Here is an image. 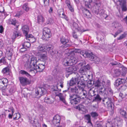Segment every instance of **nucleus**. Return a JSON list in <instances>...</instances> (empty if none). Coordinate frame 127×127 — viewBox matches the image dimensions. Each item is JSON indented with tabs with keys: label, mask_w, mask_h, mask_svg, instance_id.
Wrapping results in <instances>:
<instances>
[{
	"label": "nucleus",
	"mask_w": 127,
	"mask_h": 127,
	"mask_svg": "<svg viewBox=\"0 0 127 127\" xmlns=\"http://www.w3.org/2000/svg\"><path fill=\"white\" fill-rule=\"evenodd\" d=\"M36 55L38 56L40 60L42 61H44L47 59L46 54H42L40 52H37Z\"/></svg>",
	"instance_id": "nucleus-17"
},
{
	"label": "nucleus",
	"mask_w": 127,
	"mask_h": 127,
	"mask_svg": "<svg viewBox=\"0 0 127 127\" xmlns=\"http://www.w3.org/2000/svg\"><path fill=\"white\" fill-rule=\"evenodd\" d=\"M45 68L44 65L42 64H36L33 68V69H31L30 71H33V70H35L37 72H42Z\"/></svg>",
	"instance_id": "nucleus-10"
},
{
	"label": "nucleus",
	"mask_w": 127,
	"mask_h": 127,
	"mask_svg": "<svg viewBox=\"0 0 127 127\" xmlns=\"http://www.w3.org/2000/svg\"><path fill=\"white\" fill-rule=\"evenodd\" d=\"M100 6L101 3L100 1H97L93 7V9L92 10L93 12L97 15L98 14L101 15L103 14L104 11L103 9H100Z\"/></svg>",
	"instance_id": "nucleus-3"
},
{
	"label": "nucleus",
	"mask_w": 127,
	"mask_h": 127,
	"mask_svg": "<svg viewBox=\"0 0 127 127\" xmlns=\"http://www.w3.org/2000/svg\"><path fill=\"white\" fill-rule=\"evenodd\" d=\"M73 31L75 30V31H76L83 32L87 31V30H81L80 27H78V24L75 23H73Z\"/></svg>",
	"instance_id": "nucleus-21"
},
{
	"label": "nucleus",
	"mask_w": 127,
	"mask_h": 127,
	"mask_svg": "<svg viewBox=\"0 0 127 127\" xmlns=\"http://www.w3.org/2000/svg\"><path fill=\"white\" fill-rule=\"evenodd\" d=\"M7 110H3L1 114L0 115V118L2 119H4L6 117V114L5 111H7Z\"/></svg>",
	"instance_id": "nucleus-38"
},
{
	"label": "nucleus",
	"mask_w": 127,
	"mask_h": 127,
	"mask_svg": "<svg viewBox=\"0 0 127 127\" xmlns=\"http://www.w3.org/2000/svg\"><path fill=\"white\" fill-rule=\"evenodd\" d=\"M89 58L91 61H93L94 63L97 64H98L100 61L99 59L93 54L92 52H91V54Z\"/></svg>",
	"instance_id": "nucleus-18"
},
{
	"label": "nucleus",
	"mask_w": 127,
	"mask_h": 127,
	"mask_svg": "<svg viewBox=\"0 0 127 127\" xmlns=\"http://www.w3.org/2000/svg\"><path fill=\"white\" fill-rule=\"evenodd\" d=\"M123 72L126 74L127 72V68L126 67H124L122 69Z\"/></svg>",
	"instance_id": "nucleus-63"
},
{
	"label": "nucleus",
	"mask_w": 127,
	"mask_h": 127,
	"mask_svg": "<svg viewBox=\"0 0 127 127\" xmlns=\"http://www.w3.org/2000/svg\"><path fill=\"white\" fill-rule=\"evenodd\" d=\"M94 81L92 80L89 81H88L87 83V85L89 87H92L93 85Z\"/></svg>",
	"instance_id": "nucleus-49"
},
{
	"label": "nucleus",
	"mask_w": 127,
	"mask_h": 127,
	"mask_svg": "<svg viewBox=\"0 0 127 127\" xmlns=\"http://www.w3.org/2000/svg\"><path fill=\"white\" fill-rule=\"evenodd\" d=\"M8 24L10 25H12L16 26L17 28H18L19 26L18 21L16 20L15 18L10 19L7 21Z\"/></svg>",
	"instance_id": "nucleus-13"
},
{
	"label": "nucleus",
	"mask_w": 127,
	"mask_h": 127,
	"mask_svg": "<svg viewBox=\"0 0 127 127\" xmlns=\"http://www.w3.org/2000/svg\"><path fill=\"white\" fill-rule=\"evenodd\" d=\"M19 73L21 75L26 76L28 77H30L31 75L28 72L23 70H21L19 71Z\"/></svg>",
	"instance_id": "nucleus-33"
},
{
	"label": "nucleus",
	"mask_w": 127,
	"mask_h": 127,
	"mask_svg": "<svg viewBox=\"0 0 127 127\" xmlns=\"http://www.w3.org/2000/svg\"><path fill=\"white\" fill-rule=\"evenodd\" d=\"M84 106L81 104L79 105L78 106L76 107V108L78 110H82L83 109H84Z\"/></svg>",
	"instance_id": "nucleus-45"
},
{
	"label": "nucleus",
	"mask_w": 127,
	"mask_h": 127,
	"mask_svg": "<svg viewBox=\"0 0 127 127\" xmlns=\"http://www.w3.org/2000/svg\"><path fill=\"white\" fill-rule=\"evenodd\" d=\"M77 84V86L79 88L80 90L81 89H84L85 86L84 82L79 79H78Z\"/></svg>",
	"instance_id": "nucleus-20"
},
{
	"label": "nucleus",
	"mask_w": 127,
	"mask_h": 127,
	"mask_svg": "<svg viewBox=\"0 0 127 127\" xmlns=\"http://www.w3.org/2000/svg\"><path fill=\"white\" fill-rule=\"evenodd\" d=\"M81 92L80 93V95L79 96L80 97V101L81 99H85V98H87L88 97V92L86 90H84V89H81Z\"/></svg>",
	"instance_id": "nucleus-16"
},
{
	"label": "nucleus",
	"mask_w": 127,
	"mask_h": 127,
	"mask_svg": "<svg viewBox=\"0 0 127 127\" xmlns=\"http://www.w3.org/2000/svg\"><path fill=\"white\" fill-rule=\"evenodd\" d=\"M9 109L11 110L12 113V114H9L8 115V117L9 119H10L12 118L13 114L14 112V110L12 107H11Z\"/></svg>",
	"instance_id": "nucleus-44"
},
{
	"label": "nucleus",
	"mask_w": 127,
	"mask_h": 127,
	"mask_svg": "<svg viewBox=\"0 0 127 127\" xmlns=\"http://www.w3.org/2000/svg\"><path fill=\"white\" fill-rule=\"evenodd\" d=\"M21 34L19 32L14 31L13 33V35L12 37L13 42H14V39L16 37L21 36Z\"/></svg>",
	"instance_id": "nucleus-27"
},
{
	"label": "nucleus",
	"mask_w": 127,
	"mask_h": 127,
	"mask_svg": "<svg viewBox=\"0 0 127 127\" xmlns=\"http://www.w3.org/2000/svg\"><path fill=\"white\" fill-rule=\"evenodd\" d=\"M25 67L27 68H30L32 67V66L30 61L28 60L25 63Z\"/></svg>",
	"instance_id": "nucleus-37"
},
{
	"label": "nucleus",
	"mask_w": 127,
	"mask_h": 127,
	"mask_svg": "<svg viewBox=\"0 0 127 127\" xmlns=\"http://www.w3.org/2000/svg\"><path fill=\"white\" fill-rule=\"evenodd\" d=\"M60 41L61 43L63 44L60 47V48H65L69 47L71 46L70 42L67 37L63 36L60 38Z\"/></svg>",
	"instance_id": "nucleus-5"
},
{
	"label": "nucleus",
	"mask_w": 127,
	"mask_h": 127,
	"mask_svg": "<svg viewBox=\"0 0 127 127\" xmlns=\"http://www.w3.org/2000/svg\"><path fill=\"white\" fill-rule=\"evenodd\" d=\"M95 92L94 91H91L89 93V96L92 97H94L96 95V94L95 93Z\"/></svg>",
	"instance_id": "nucleus-47"
},
{
	"label": "nucleus",
	"mask_w": 127,
	"mask_h": 127,
	"mask_svg": "<svg viewBox=\"0 0 127 127\" xmlns=\"http://www.w3.org/2000/svg\"><path fill=\"white\" fill-rule=\"evenodd\" d=\"M30 62L32 66H33L32 69H33L37 63L36 58L35 57H32L31 59Z\"/></svg>",
	"instance_id": "nucleus-25"
},
{
	"label": "nucleus",
	"mask_w": 127,
	"mask_h": 127,
	"mask_svg": "<svg viewBox=\"0 0 127 127\" xmlns=\"http://www.w3.org/2000/svg\"><path fill=\"white\" fill-rule=\"evenodd\" d=\"M46 91L45 89L43 88L39 87L35 90V97H40L41 96L43 95L44 92Z\"/></svg>",
	"instance_id": "nucleus-9"
},
{
	"label": "nucleus",
	"mask_w": 127,
	"mask_h": 127,
	"mask_svg": "<svg viewBox=\"0 0 127 127\" xmlns=\"http://www.w3.org/2000/svg\"><path fill=\"white\" fill-rule=\"evenodd\" d=\"M55 56L57 58H60L62 56L61 54L60 53H59L58 52V53H56L55 55Z\"/></svg>",
	"instance_id": "nucleus-58"
},
{
	"label": "nucleus",
	"mask_w": 127,
	"mask_h": 127,
	"mask_svg": "<svg viewBox=\"0 0 127 127\" xmlns=\"http://www.w3.org/2000/svg\"><path fill=\"white\" fill-rule=\"evenodd\" d=\"M6 87H4L3 88L2 90V94L4 95H7V93H6V90L5 89Z\"/></svg>",
	"instance_id": "nucleus-56"
},
{
	"label": "nucleus",
	"mask_w": 127,
	"mask_h": 127,
	"mask_svg": "<svg viewBox=\"0 0 127 127\" xmlns=\"http://www.w3.org/2000/svg\"><path fill=\"white\" fill-rule=\"evenodd\" d=\"M91 114L92 116L94 118H95L97 117L98 116V114L96 112H92L91 113Z\"/></svg>",
	"instance_id": "nucleus-52"
},
{
	"label": "nucleus",
	"mask_w": 127,
	"mask_h": 127,
	"mask_svg": "<svg viewBox=\"0 0 127 127\" xmlns=\"http://www.w3.org/2000/svg\"><path fill=\"white\" fill-rule=\"evenodd\" d=\"M83 14L84 16L87 18H89L91 17V15L89 11L86 9L84 8L83 10Z\"/></svg>",
	"instance_id": "nucleus-23"
},
{
	"label": "nucleus",
	"mask_w": 127,
	"mask_h": 127,
	"mask_svg": "<svg viewBox=\"0 0 127 127\" xmlns=\"http://www.w3.org/2000/svg\"><path fill=\"white\" fill-rule=\"evenodd\" d=\"M44 3V7L46 6L49 5L50 0H43Z\"/></svg>",
	"instance_id": "nucleus-48"
},
{
	"label": "nucleus",
	"mask_w": 127,
	"mask_h": 127,
	"mask_svg": "<svg viewBox=\"0 0 127 127\" xmlns=\"http://www.w3.org/2000/svg\"><path fill=\"white\" fill-rule=\"evenodd\" d=\"M23 47H25L27 48H29L31 46L30 42L29 41L25 42L23 44H22Z\"/></svg>",
	"instance_id": "nucleus-43"
},
{
	"label": "nucleus",
	"mask_w": 127,
	"mask_h": 127,
	"mask_svg": "<svg viewBox=\"0 0 127 127\" xmlns=\"http://www.w3.org/2000/svg\"><path fill=\"white\" fill-rule=\"evenodd\" d=\"M26 38L27 40L28 39L29 41L32 43L35 42L36 40V38L32 34H29L28 35L26 36Z\"/></svg>",
	"instance_id": "nucleus-22"
},
{
	"label": "nucleus",
	"mask_w": 127,
	"mask_h": 127,
	"mask_svg": "<svg viewBox=\"0 0 127 127\" xmlns=\"http://www.w3.org/2000/svg\"><path fill=\"white\" fill-rule=\"evenodd\" d=\"M108 94L105 93L103 94L104 98L102 99V103L109 109L113 110L114 108V100L112 98L108 97Z\"/></svg>",
	"instance_id": "nucleus-2"
},
{
	"label": "nucleus",
	"mask_w": 127,
	"mask_h": 127,
	"mask_svg": "<svg viewBox=\"0 0 127 127\" xmlns=\"http://www.w3.org/2000/svg\"><path fill=\"white\" fill-rule=\"evenodd\" d=\"M30 120L29 119V122L32 124L33 126L34 127H41L40 124L39 123L37 120Z\"/></svg>",
	"instance_id": "nucleus-24"
},
{
	"label": "nucleus",
	"mask_w": 127,
	"mask_h": 127,
	"mask_svg": "<svg viewBox=\"0 0 127 127\" xmlns=\"http://www.w3.org/2000/svg\"><path fill=\"white\" fill-rule=\"evenodd\" d=\"M77 61V60L74 58H65L63 60L62 64L65 66L72 65L75 64Z\"/></svg>",
	"instance_id": "nucleus-4"
},
{
	"label": "nucleus",
	"mask_w": 127,
	"mask_h": 127,
	"mask_svg": "<svg viewBox=\"0 0 127 127\" xmlns=\"http://www.w3.org/2000/svg\"><path fill=\"white\" fill-rule=\"evenodd\" d=\"M80 54L85 58L88 57L89 58L91 54V52L90 53L87 52H83V51H80Z\"/></svg>",
	"instance_id": "nucleus-29"
},
{
	"label": "nucleus",
	"mask_w": 127,
	"mask_h": 127,
	"mask_svg": "<svg viewBox=\"0 0 127 127\" xmlns=\"http://www.w3.org/2000/svg\"><path fill=\"white\" fill-rule=\"evenodd\" d=\"M114 73L115 76H118L120 74V72L117 70H115L114 71Z\"/></svg>",
	"instance_id": "nucleus-57"
},
{
	"label": "nucleus",
	"mask_w": 127,
	"mask_h": 127,
	"mask_svg": "<svg viewBox=\"0 0 127 127\" xmlns=\"http://www.w3.org/2000/svg\"><path fill=\"white\" fill-rule=\"evenodd\" d=\"M22 29L23 33L25 34L26 37V36L29 35L28 34L29 32V28L28 26L25 25L22 27Z\"/></svg>",
	"instance_id": "nucleus-26"
},
{
	"label": "nucleus",
	"mask_w": 127,
	"mask_h": 127,
	"mask_svg": "<svg viewBox=\"0 0 127 127\" xmlns=\"http://www.w3.org/2000/svg\"><path fill=\"white\" fill-rule=\"evenodd\" d=\"M79 88L77 86L70 88L71 92L73 94L69 95V100L70 103L73 105L78 104L80 102V97L77 94L79 93Z\"/></svg>",
	"instance_id": "nucleus-1"
},
{
	"label": "nucleus",
	"mask_w": 127,
	"mask_h": 127,
	"mask_svg": "<svg viewBox=\"0 0 127 127\" xmlns=\"http://www.w3.org/2000/svg\"><path fill=\"white\" fill-rule=\"evenodd\" d=\"M85 6L86 7L88 8H90L91 6V5L90 4V3L88 1H86L85 2Z\"/></svg>",
	"instance_id": "nucleus-55"
},
{
	"label": "nucleus",
	"mask_w": 127,
	"mask_h": 127,
	"mask_svg": "<svg viewBox=\"0 0 127 127\" xmlns=\"http://www.w3.org/2000/svg\"><path fill=\"white\" fill-rule=\"evenodd\" d=\"M19 79L21 85L22 86H25L30 84L28 79L26 77H19Z\"/></svg>",
	"instance_id": "nucleus-12"
},
{
	"label": "nucleus",
	"mask_w": 127,
	"mask_h": 127,
	"mask_svg": "<svg viewBox=\"0 0 127 127\" xmlns=\"http://www.w3.org/2000/svg\"><path fill=\"white\" fill-rule=\"evenodd\" d=\"M24 13L23 11L20 10L19 11H18L16 13L14 14V16L16 17L19 18L20 16L22 15Z\"/></svg>",
	"instance_id": "nucleus-39"
},
{
	"label": "nucleus",
	"mask_w": 127,
	"mask_h": 127,
	"mask_svg": "<svg viewBox=\"0 0 127 127\" xmlns=\"http://www.w3.org/2000/svg\"><path fill=\"white\" fill-rule=\"evenodd\" d=\"M46 51L49 52L52 49L54 48L53 46L52 45H45Z\"/></svg>",
	"instance_id": "nucleus-42"
},
{
	"label": "nucleus",
	"mask_w": 127,
	"mask_h": 127,
	"mask_svg": "<svg viewBox=\"0 0 127 127\" xmlns=\"http://www.w3.org/2000/svg\"><path fill=\"white\" fill-rule=\"evenodd\" d=\"M61 119L60 116L57 115H56L53 117V123L55 125H57L60 124Z\"/></svg>",
	"instance_id": "nucleus-19"
},
{
	"label": "nucleus",
	"mask_w": 127,
	"mask_h": 127,
	"mask_svg": "<svg viewBox=\"0 0 127 127\" xmlns=\"http://www.w3.org/2000/svg\"><path fill=\"white\" fill-rule=\"evenodd\" d=\"M126 82V81L124 79L118 78L115 80L114 85V86L118 87L121 85L125 83Z\"/></svg>",
	"instance_id": "nucleus-15"
},
{
	"label": "nucleus",
	"mask_w": 127,
	"mask_h": 127,
	"mask_svg": "<svg viewBox=\"0 0 127 127\" xmlns=\"http://www.w3.org/2000/svg\"><path fill=\"white\" fill-rule=\"evenodd\" d=\"M44 18L41 15H38L37 16V22L38 24H40L44 21Z\"/></svg>",
	"instance_id": "nucleus-30"
},
{
	"label": "nucleus",
	"mask_w": 127,
	"mask_h": 127,
	"mask_svg": "<svg viewBox=\"0 0 127 127\" xmlns=\"http://www.w3.org/2000/svg\"><path fill=\"white\" fill-rule=\"evenodd\" d=\"M2 73L4 75H8L9 74V69L8 67L4 68L2 70Z\"/></svg>",
	"instance_id": "nucleus-31"
},
{
	"label": "nucleus",
	"mask_w": 127,
	"mask_h": 127,
	"mask_svg": "<svg viewBox=\"0 0 127 127\" xmlns=\"http://www.w3.org/2000/svg\"><path fill=\"white\" fill-rule=\"evenodd\" d=\"M38 52L42 51L44 52L46 51L45 45H40L38 47Z\"/></svg>",
	"instance_id": "nucleus-35"
},
{
	"label": "nucleus",
	"mask_w": 127,
	"mask_h": 127,
	"mask_svg": "<svg viewBox=\"0 0 127 127\" xmlns=\"http://www.w3.org/2000/svg\"><path fill=\"white\" fill-rule=\"evenodd\" d=\"M70 66L66 68L65 69V76L68 78L69 75L72 74L77 69L75 65H70Z\"/></svg>",
	"instance_id": "nucleus-6"
},
{
	"label": "nucleus",
	"mask_w": 127,
	"mask_h": 127,
	"mask_svg": "<svg viewBox=\"0 0 127 127\" xmlns=\"http://www.w3.org/2000/svg\"><path fill=\"white\" fill-rule=\"evenodd\" d=\"M85 68L87 71V70H89L90 68V66L89 64H87L84 67Z\"/></svg>",
	"instance_id": "nucleus-59"
},
{
	"label": "nucleus",
	"mask_w": 127,
	"mask_h": 127,
	"mask_svg": "<svg viewBox=\"0 0 127 127\" xmlns=\"http://www.w3.org/2000/svg\"><path fill=\"white\" fill-rule=\"evenodd\" d=\"M78 78H72L70 80L69 83V85L72 86L75 84L77 83Z\"/></svg>",
	"instance_id": "nucleus-28"
},
{
	"label": "nucleus",
	"mask_w": 127,
	"mask_h": 127,
	"mask_svg": "<svg viewBox=\"0 0 127 127\" xmlns=\"http://www.w3.org/2000/svg\"><path fill=\"white\" fill-rule=\"evenodd\" d=\"M69 10L71 11V12H72L74 11V10L73 8L72 7V6L70 4L69 5L67 6Z\"/></svg>",
	"instance_id": "nucleus-60"
},
{
	"label": "nucleus",
	"mask_w": 127,
	"mask_h": 127,
	"mask_svg": "<svg viewBox=\"0 0 127 127\" xmlns=\"http://www.w3.org/2000/svg\"><path fill=\"white\" fill-rule=\"evenodd\" d=\"M8 82V80L6 78H4L0 79V89L6 87Z\"/></svg>",
	"instance_id": "nucleus-14"
},
{
	"label": "nucleus",
	"mask_w": 127,
	"mask_h": 127,
	"mask_svg": "<svg viewBox=\"0 0 127 127\" xmlns=\"http://www.w3.org/2000/svg\"><path fill=\"white\" fill-rule=\"evenodd\" d=\"M43 38L44 39L47 40L51 36V30L47 27L44 28L43 30Z\"/></svg>",
	"instance_id": "nucleus-8"
},
{
	"label": "nucleus",
	"mask_w": 127,
	"mask_h": 127,
	"mask_svg": "<svg viewBox=\"0 0 127 127\" xmlns=\"http://www.w3.org/2000/svg\"><path fill=\"white\" fill-rule=\"evenodd\" d=\"M96 127H103L101 123H99L96 124Z\"/></svg>",
	"instance_id": "nucleus-64"
},
{
	"label": "nucleus",
	"mask_w": 127,
	"mask_h": 127,
	"mask_svg": "<svg viewBox=\"0 0 127 127\" xmlns=\"http://www.w3.org/2000/svg\"><path fill=\"white\" fill-rule=\"evenodd\" d=\"M6 62V59H5V57H2L0 60V64L2 63L3 64H5Z\"/></svg>",
	"instance_id": "nucleus-50"
},
{
	"label": "nucleus",
	"mask_w": 127,
	"mask_h": 127,
	"mask_svg": "<svg viewBox=\"0 0 127 127\" xmlns=\"http://www.w3.org/2000/svg\"><path fill=\"white\" fill-rule=\"evenodd\" d=\"M122 10L123 11H127V9L126 5V2L124 1L122 3L121 6Z\"/></svg>",
	"instance_id": "nucleus-40"
},
{
	"label": "nucleus",
	"mask_w": 127,
	"mask_h": 127,
	"mask_svg": "<svg viewBox=\"0 0 127 127\" xmlns=\"http://www.w3.org/2000/svg\"><path fill=\"white\" fill-rule=\"evenodd\" d=\"M86 70L85 68V67H83L82 68H81L79 70V72H82V71L86 72Z\"/></svg>",
	"instance_id": "nucleus-61"
},
{
	"label": "nucleus",
	"mask_w": 127,
	"mask_h": 127,
	"mask_svg": "<svg viewBox=\"0 0 127 127\" xmlns=\"http://www.w3.org/2000/svg\"><path fill=\"white\" fill-rule=\"evenodd\" d=\"M94 99H93V101L100 102L102 99L101 98L98 94L96 95L94 97Z\"/></svg>",
	"instance_id": "nucleus-36"
},
{
	"label": "nucleus",
	"mask_w": 127,
	"mask_h": 127,
	"mask_svg": "<svg viewBox=\"0 0 127 127\" xmlns=\"http://www.w3.org/2000/svg\"><path fill=\"white\" fill-rule=\"evenodd\" d=\"M56 96L59 97L60 100L62 101L64 103L66 104V102L63 95L62 94L59 93L58 94L56 95Z\"/></svg>",
	"instance_id": "nucleus-32"
},
{
	"label": "nucleus",
	"mask_w": 127,
	"mask_h": 127,
	"mask_svg": "<svg viewBox=\"0 0 127 127\" xmlns=\"http://www.w3.org/2000/svg\"><path fill=\"white\" fill-rule=\"evenodd\" d=\"M49 53H50V54H51L52 55H55L56 53H58V51H55L53 50V49L50 50L49 51Z\"/></svg>",
	"instance_id": "nucleus-53"
},
{
	"label": "nucleus",
	"mask_w": 127,
	"mask_h": 127,
	"mask_svg": "<svg viewBox=\"0 0 127 127\" xmlns=\"http://www.w3.org/2000/svg\"><path fill=\"white\" fill-rule=\"evenodd\" d=\"M84 117L85 119L88 121V122L90 123L92 125L91 122V118L90 115L89 114L86 115H85Z\"/></svg>",
	"instance_id": "nucleus-41"
},
{
	"label": "nucleus",
	"mask_w": 127,
	"mask_h": 127,
	"mask_svg": "<svg viewBox=\"0 0 127 127\" xmlns=\"http://www.w3.org/2000/svg\"><path fill=\"white\" fill-rule=\"evenodd\" d=\"M23 8L24 10L27 12H28L29 10L30 9L28 5V4L26 3L23 5Z\"/></svg>",
	"instance_id": "nucleus-46"
},
{
	"label": "nucleus",
	"mask_w": 127,
	"mask_h": 127,
	"mask_svg": "<svg viewBox=\"0 0 127 127\" xmlns=\"http://www.w3.org/2000/svg\"><path fill=\"white\" fill-rule=\"evenodd\" d=\"M113 28H117L118 30L115 33V34H112L115 37H116L118 34L120 33L121 32H123V27L121 26V25L118 23H114L112 24Z\"/></svg>",
	"instance_id": "nucleus-7"
},
{
	"label": "nucleus",
	"mask_w": 127,
	"mask_h": 127,
	"mask_svg": "<svg viewBox=\"0 0 127 127\" xmlns=\"http://www.w3.org/2000/svg\"><path fill=\"white\" fill-rule=\"evenodd\" d=\"M119 113L122 118L127 123V112L123 109H119Z\"/></svg>",
	"instance_id": "nucleus-11"
},
{
	"label": "nucleus",
	"mask_w": 127,
	"mask_h": 127,
	"mask_svg": "<svg viewBox=\"0 0 127 127\" xmlns=\"http://www.w3.org/2000/svg\"><path fill=\"white\" fill-rule=\"evenodd\" d=\"M126 34L124 33L121 35L117 39L118 40H120L122 39L125 38L126 36Z\"/></svg>",
	"instance_id": "nucleus-51"
},
{
	"label": "nucleus",
	"mask_w": 127,
	"mask_h": 127,
	"mask_svg": "<svg viewBox=\"0 0 127 127\" xmlns=\"http://www.w3.org/2000/svg\"><path fill=\"white\" fill-rule=\"evenodd\" d=\"M26 50V49L23 47L21 48L20 49V51L22 53L23 52L25 51Z\"/></svg>",
	"instance_id": "nucleus-62"
},
{
	"label": "nucleus",
	"mask_w": 127,
	"mask_h": 127,
	"mask_svg": "<svg viewBox=\"0 0 127 127\" xmlns=\"http://www.w3.org/2000/svg\"><path fill=\"white\" fill-rule=\"evenodd\" d=\"M100 91L99 92H101V93H104V92L105 91L106 89L105 88H104L103 87V86H101V87H99V88H98Z\"/></svg>",
	"instance_id": "nucleus-54"
},
{
	"label": "nucleus",
	"mask_w": 127,
	"mask_h": 127,
	"mask_svg": "<svg viewBox=\"0 0 127 127\" xmlns=\"http://www.w3.org/2000/svg\"><path fill=\"white\" fill-rule=\"evenodd\" d=\"M93 84L94 85L95 87H97V88H99V87L101 86V83L99 79H97L94 82Z\"/></svg>",
	"instance_id": "nucleus-34"
}]
</instances>
